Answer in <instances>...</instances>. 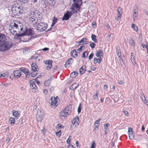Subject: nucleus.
<instances>
[{
	"instance_id": "f257e3e1",
	"label": "nucleus",
	"mask_w": 148,
	"mask_h": 148,
	"mask_svg": "<svg viewBox=\"0 0 148 148\" xmlns=\"http://www.w3.org/2000/svg\"><path fill=\"white\" fill-rule=\"evenodd\" d=\"M4 35L0 34V51H3L8 50L12 46L10 42L5 41Z\"/></svg>"
},
{
	"instance_id": "f03ea898",
	"label": "nucleus",
	"mask_w": 148,
	"mask_h": 148,
	"mask_svg": "<svg viewBox=\"0 0 148 148\" xmlns=\"http://www.w3.org/2000/svg\"><path fill=\"white\" fill-rule=\"evenodd\" d=\"M12 13L15 15L19 16L23 13L24 10L21 9L20 6L17 4H14L12 5Z\"/></svg>"
},
{
	"instance_id": "7ed1b4c3",
	"label": "nucleus",
	"mask_w": 148,
	"mask_h": 148,
	"mask_svg": "<svg viewBox=\"0 0 148 148\" xmlns=\"http://www.w3.org/2000/svg\"><path fill=\"white\" fill-rule=\"evenodd\" d=\"M11 31L10 32L14 34V32H18V34H20L21 31H23V25L22 24L19 23V25L14 23L13 24L11 25Z\"/></svg>"
},
{
	"instance_id": "20e7f679",
	"label": "nucleus",
	"mask_w": 148,
	"mask_h": 148,
	"mask_svg": "<svg viewBox=\"0 0 148 148\" xmlns=\"http://www.w3.org/2000/svg\"><path fill=\"white\" fill-rule=\"evenodd\" d=\"M71 105H69L66 107L64 109L62 110L60 113V116L65 117L69 116L71 113Z\"/></svg>"
},
{
	"instance_id": "39448f33",
	"label": "nucleus",
	"mask_w": 148,
	"mask_h": 148,
	"mask_svg": "<svg viewBox=\"0 0 148 148\" xmlns=\"http://www.w3.org/2000/svg\"><path fill=\"white\" fill-rule=\"evenodd\" d=\"M59 99L57 97H52L51 99V106L54 108L58 105Z\"/></svg>"
},
{
	"instance_id": "423d86ee",
	"label": "nucleus",
	"mask_w": 148,
	"mask_h": 148,
	"mask_svg": "<svg viewBox=\"0 0 148 148\" xmlns=\"http://www.w3.org/2000/svg\"><path fill=\"white\" fill-rule=\"evenodd\" d=\"M47 23L44 22H40L37 25V29L40 32H42L45 30L47 27Z\"/></svg>"
},
{
	"instance_id": "0eeeda50",
	"label": "nucleus",
	"mask_w": 148,
	"mask_h": 148,
	"mask_svg": "<svg viewBox=\"0 0 148 148\" xmlns=\"http://www.w3.org/2000/svg\"><path fill=\"white\" fill-rule=\"evenodd\" d=\"M44 114L43 111L40 110L38 109L37 111L36 117L37 120L41 122L42 120L43 119Z\"/></svg>"
},
{
	"instance_id": "6e6552de",
	"label": "nucleus",
	"mask_w": 148,
	"mask_h": 148,
	"mask_svg": "<svg viewBox=\"0 0 148 148\" xmlns=\"http://www.w3.org/2000/svg\"><path fill=\"white\" fill-rule=\"evenodd\" d=\"M16 34L17 35V37H18L21 36H24L25 35L31 36L33 34L32 30L30 28H29L28 29H27L25 32L21 33L20 34H18L17 33Z\"/></svg>"
},
{
	"instance_id": "1a4fd4ad",
	"label": "nucleus",
	"mask_w": 148,
	"mask_h": 148,
	"mask_svg": "<svg viewBox=\"0 0 148 148\" xmlns=\"http://www.w3.org/2000/svg\"><path fill=\"white\" fill-rule=\"evenodd\" d=\"M37 14L35 12L31 11V14L29 15V19L32 22L35 23L36 22L35 21L36 19V18Z\"/></svg>"
},
{
	"instance_id": "9d476101",
	"label": "nucleus",
	"mask_w": 148,
	"mask_h": 148,
	"mask_svg": "<svg viewBox=\"0 0 148 148\" xmlns=\"http://www.w3.org/2000/svg\"><path fill=\"white\" fill-rule=\"evenodd\" d=\"M138 7L137 6L135 5L134 7L133 16L134 21L137 20L138 18Z\"/></svg>"
},
{
	"instance_id": "9b49d317",
	"label": "nucleus",
	"mask_w": 148,
	"mask_h": 148,
	"mask_svg": "<svg viewBox=\"0 0 148 148\" xmlns=\"http://www.w3.org/2000/svg\"><path fill=\"white\" fill-rule=\"evenodd\" d=\"M72 14H73L71 12H69L68 11H67L64 15V16L62 19V20H68L69 18L71 17Z\"/></svg>"
},
{
	"instance_id": "f8f14e48",
	"label": "nucleus",
	"mask_w": 148,
	"mask_h": 148,
	"mask_svg": "<svg viewBox=\"0 0 148 148\" xmlns=\"http://www.w3.org/2000/svg\"><path fill=\"white\" fill-rule=\"evenodd\" d=\"M72 124L75 125V127H77L79 123V118L78 116H76L71 121Z\"/></svg>"
},
{
	"instance_id": "ddd939ff",
	"label": "nucleus",
	"mask_w": 148,
	"mask_h": 148,
	"mask_svg": "<svg viewBox=\"0 0 148 148\" xmlns=\"http://www.w3.org/2000/svg\"><path fill=\"white\" fill-rule=\"evenodd\" d=\"M30 84V87L32 88L33 92H36V89L37 87L33 80L30 81L29 82Z\"/></svg>"
},
{
	"instance_id": "4468645a",
	"label": "nucleus",
	"mask_w": 148,
	"mask_h": 148,
	"mask_svg": "<svg viewBox=\"0 0 148 148\" xmlns=\"http://www.w3.org/2000/svg\"><path fill=\"white\" fill-rule=\"evenodd\" d=\"M52 61L51 60H47L45 61V63L46 65H47L46 67V69L47 70H49L52 66Z\"/></svg>"
},
{
	"instance_id": "2eb2a0df",
	"label": "nucleus",
	"mask_w": 148,
	"mask_h": 148,
	"mask_svg": "<svg viewBox=\"0 0 148 148\" xmlns=\"http://www.w3.org/2000/svg\"><path fill=\"white\" fill-rule=\"evenodd\" d=\"M13 75L15 77L18 78L21 76V73L19 71L16 70L14 71Z\"/></svg>"
},
{
	"instance_id": "dca6fc26",
	"label": "nucleus",
	"mask_w": 148,
	"mask_h": 148,
	"mask_svg": "<svg viewBox=\"0 0 148 148\" xmlns=\"http://www.w3.org/2000/svg\"><path fill=\"white\" fill-rule=\"evenodd\" d=\"M32 70L33 72H37L38 70V68L37 66L34 63H32L31 65Z\"/></svg>"
},
{
	"instance_id": "f3484780",
	"label": "nucleus",
	"mask_w": 148,
	"mask_h": 148,
	"mask_svg": "<svg viewBox=\"0 0 148 148\" xmlns=\"http://www.w3.org/2000/svg\"><path fill=\"white\" fill-rule=\"evenodd\" d=\"M19 70L21 72L24 73L26 75L29 73V71L28 69L24 67L20 68Z\"/></svg>"
},
{
	"instance_id": "a211bd4d",
	"label": "nucleus",
	"mask_w": 148,
	"mask_h": 148,
	"mask_svg": "<svg viewBox=\"0 0 148 148\" xmlns=\"http://www.w3.org/2000/svg\"><path fill=\"white\" fill-rule=\"evenodd\" d=\"M73 62V59L72 58H71L69 59L66 62L65 64V67L66 68H69L70 66V65Z\"/></svg>"
},
{
	"instance_id": "6ab92c4d",
	"label": "nucleus",
	"mask_w": 148,
	"mask_h": 148,
	"mask_svg": "<svg viewBox=\"0 0 148 148\" xmlns=\"http://www.w3.org/2000/svg\"><path fill=\"white\" fill-rule=\"evenodd\" d=\"M86 70V67L83 65L79 69V73L80 74H83L85 73Z\"/></svg>"
},
{
	"instance_id": "aec40b11",
	"label": "nucleus",
	"mask_w": 148,
	"mask_h": 148,
	"mask_svg": "<svg viewBox=\"0 0 148 148\" xmlns=\"http://www.w3.org/2000/svg\"><path fill=\"white\" fill-rule=\"evenodd\" d=\"M88 39L86 38H83L80 41L78 42V43L79 44H87L88 43V42L87 41Z\"/></svg>"
},
{
	"instance_id": "412c9836",
	"label": "nucleus",
	"mask_w": 148,
	"mask_h": 148,
	"mask_svg": "<svg viewBox=\"0 0 148 148\" xmlns=\"http://www.w3.org/2000/svg\"><path fill=\"white\" fill-rule=\"evenodd\" d=\"M100 120V119H99L95 122L94 127H95L94 129L96 130L98 129V127L99 126V121Z\"/></svg>"
},
{
	"instance_id": "4be33fe9",
	"label": "nucleus",
	"mask_w": 148,
	"mask_h": 148,
	"mask_svg": "<svg viewBox=\"0 0 148 148\" xmlns=\"http://www.w3.org/2000/svg\"><path fill=\"white\" fill-rule=\"evenodd\" d=\"M71 56L74 58H76L78 56V54L75 50H74L71 53Z\"/></svg>"
},
{
	"instance_id": "5701e85b",
	"label": "nucleus",
	"mask_w": 148,
	"mask_h": 148,
	"mask_svg": "<svg viewBox=\"0 0 148 148\" xmlns=\"http://www.w3.org/2000/svg\"><path fill=\"white\" fill-rule=\"evenodd\" d=\"M97 53L96 54V56L97 57H101L102 56L103 53L101 49H99L97 51Z\"/></svg>"
},
{
	"instance_id": "b1692460",
	"label": "nucleus",
	"mask_w": 148,
	"mask_h": 148,
	"mask_svg": "<svg viewBox=\"0 0 148 148\" xmlns=\"http://www.w3.org/2000/svg\"><path fill=\"white\" fill-rule=\"evenodd\" d=\"M15 122V120L14 118L12 117H11L9 120V123L11 124L12 126H13L14 125V123Z\"/></svg>"
},
{
	"instance_id": "393cba45",
	"label": "nucleus",
	"mask_w": 148,
	"mask_h": 148,
	"mask_svg": "<svg viewBox=\"0 0 148 148\" xmlns=\"http://www.w3.org/2000/svg\"><path fill=\"white\" fill-rule=\"evenodd\" d=\"M101 60V58L100 57L98 58H95L94 59V64H96L97 63L99 64Z\"/></svg>"
},
{
	"instance_id": "a878e982",
	"label": "nucleus",
	"mask_w": 148,
	"mask_h": 148,
	"mask_svg": "<svg viewBox=\"0 0 148 148\" xmlns=\"http://www.w3.org/2000/svg\"><path fill=\"white\" fill-rule=\"evenodd\" d=\"M8 74L7 72L3 73V74H0V77L6 78L8 77Z\"/></svg>"
},
{
	"instance_id": "bb28decb",
	"label": "nucleus",
	"mask_w": 148,
	"mask_h": 148,
	"mask_svg": "<svg viewBox=\"0 0 148 148\" xmlns=\"http://www.w3.org/2000/svg\"><path fill=\"white\" fill-rule=\"evenodd\" d=\"M12 114L15 117L16 119H18L19 115L18 112L17 111L15 110L13 111Z\"/></svg>"
},
{
	"instance_id": "cd10ccee",
	"label": "nucleus",
	"mask_w": 148,
	"mask_h": 148,
	"mask_svg": "<svg viewBox=\"0 0 148 148\" xmlns=\"http://www.w3.org/2000/svg\"><path fill=\"white\" fill-rule=\"evenodd\" d=\"M78 84H77L76 83H74L71 86L70 89L72 90L75 89L78 87Z\"/></svg>"
},
{
	"instance_id": "c85d7f7f",
	"label": "nucleus",
	"mask_w": 148,
	"mask_h": 148,
	"mask_svg": "<svg viewBox=\"0 0 148 148\" xmlns=\"http://www.w3.org/2000/svg\"><path fill=\"white\" fill-rule=\"evenodd\" d=\"M78 74V73L77 72L73 71L71 74L70 76L72 78H74L77 76Z\"/></svg>"
},
{
	"instance_id": "c756f323",
	"label": "nucleus",
	"mask_w": 148,
	"mask_h": 148,
	"mask_svg": "<svg viewBox=\"0 0 148 148\" xmlns=\"http://www.w3.org/2000/svg\"><path fill=\"white\" fill-rule=\"evenodd\" d=\"M92 40L95 42L96 43L97 42V40L96 39V36L94 34H92L91 36Z\"/></svg>"
},
{
	"instance_id": "7c9ffc66",
	"label": "nucleus",
	"mask_w": 148,
	"mask_h": 148,
	"mask_svg": "<svg viewBox=\"0 0 148 148\" xmlns=\"http://www.w3.org/2000/svg\"><path fill=\"white\" fill-rule=\"evenodd\" d=\"M51 82V80L49 79L45 81L44 83L45 86H48L50 84Z\"/></svg>"
},
{
	"instance_id": "2f4dec72",
	"label": "nucleus",
	"mask_w": 148,
	"mask_h": 148,
	"mask_svg": "<svg viewBox=\"0 0 148 148\" xmlns=\"http://www.w3.org/2000/svg\"><path fill=\"white\" fill-rule=\"evenodd\" d=\"M129 43L132 46H134L135 45V43L134 40L132 38H131L129 39Z\"/></svg>"
},
{
	"instance_id": "473e14b6",
	"label": "nucleus",
	"mask_w": 148,
	"mask_h": 148,
	"mask_svg": "<svg viewBox=\"0 0 148 148\" xmlns=\"http://www.w3.org/2000/svg\"><path fill=\"white\" fill-rule=\"evenodd\" d=\"M129 135V137L130 139H134V135L133 133H128Z\"/></svg>"
},
{
	"instance_id": "72a5a7b5",
	"label": "nucleus",
	"mask_w": 148,
	"mask_h": 148,
	"mask_svg": "<svg viewBox=\"0 0 148 148\" xmlns=\"http://www.w3.org/2000/svg\"><path fill=\"white\" fill-rule=\"evenodd\" d=\"M58 20L57 18L55 16L53 18V22L52 24L51 25V26H53L56 24Z\"/></svg>"
},
{
	"instance_id": "f704fd0d",
	"label": "nucleus",
	"mask_w": 148,
	"mask_h": 148,
	"mask_svg": "<svg viewBox=\"0 0 148 148\" xmlns=\"http://www.w3.org/2000/svg\"><path fill=\"white\" fill-rule=\"evenodd\" d=\"M72 6L73 7L77 9V10H79L80 8V5L77 4L76 3H74V4Z\"/></svg>"
},
{
	"instance_id": "c9c22d12",
	"label": "nucleus",
	"mask_w": 148,
	"mask_h": 148,
	"mask_svg": "<svg viewBox=\"0 0 148 148\" xmlns=\"http://www.w3.org/2000/svg\"><path fill=\"white\" fill-rule=\"evenodd\" d=\"M39 56V54H35L34 55V56H32L31 58H30V59H35L36 60V59H37V58H38V56Z\"/></svg>"
},
{
	"instance_id": "e433bc0d",
	"label": "nucleus",
	"mask_w": 148,
	"mask_h": 148,
	"mask_svg": "<svg viewBox=\"0 0 148 148\" xmlns=\"http://www.w3.org/2000/svg\"><path fill=\"white\" fill-rule=\"evenodd\" d=\"M75 2V3H76L77 4L81 5L82 4V0H77L75 1H73Z\"/></svg>"
},
{
	"instance_id": "4c0bfd02",
	"label": "nucleus",
	"mask_w": 148,
	"mask_h": 148,
	"mask_svg": "<svg viewBox=\"0 0 148 148\" xmlns=\"http://www.w3.org/2000/svg\"><path fill=\"white\" fill-rule=\"evenodd\" d=\"M70 9H71V10L73 11V13H75L77 12V11L78 10H77V9L73 7L72 6H71V7Z\"/></svg>"
},
{
	"instance_id": "58836bf2",
	"label": "nucleus",
	"mask_w": 148,
	"mask_h": 148,
	"mask_svg": "<svg viewBox=\"0 0 148 148\" xmlns=\"http://www.w3.org/2000/svg\"><path fill=\"white\" fill-rule=\"evenodd\" d=\"M132 27L133 29L135 31L137 32L138 30V27L136 26L133 23L132 25Z\"/></svg>"
},
{
	"instance_id": "ea45409f",
	"label": "nucleus",
	"mask_w": 148,
	"mask_h": 148,
	"mask_svg": "<svg viewBox=\"0 0 148 148\" xmlns=\"http://www.w3.org/2000/svg\"><path fill=\"white\" fill-rule=\"evenodd\" d=\"M88 55V51H85L83 53L82 55V58H85L87 57Z\"/></svg>"
},
{
	"instance_id": "a19ab883",
	"label": "nucleus",
	"mask_w": 148,
	"mask_h": 148,
	"mask_svg": "<svg viewBox=\"0 0 148 148\" xmlns=\"http://www.w3.org/2000/svg\"><path fill=\"white\" fill-rule=\"evenodd\" d=\"M117 12L119 15H121V14L122 13V8L120 7L118 8L117 9Z\"/></svg>"
},
{
	"instance_id": "79ce46f5",
	"label": "nucleus",
	"mask_w": 148,
	"mask_h": 148,
	"mask_svg": "<svg viewBox=\"0 0 148 148\" xmlns=\"http://www.w3.org/2000/svg\"><path fill=\"white\" fill-rule=\"evenodd\" d=\"M142 46L143 47L144 49H146L147 50V52L148 53V45H146L145 44H143L142 45Z\"/></svg>"
},
{
	"instance_id": "37998d69",
	"label": "nucleus",
	"mask_w": 148,
	"mask_h": 148,
	"mask_svg": "<svg viewBox=\"0 0 148 148\" xmlns=\"http://www.w3.org/2000/svg\"><path fill=\"white\" fill-rule=\"evenodd\" d=\"M81 103H80L79 104V107H78V109H77V112L78 113H79L81 111Z\"/></svg>"
},
{
	"instance_id": "c03bdc74",
	"label": "nucleus",
	"mask_w": 148,
	"mask_h": 148,
	"mask_svg": "<svg viewBox=\"0 0 148 148\" xmlns=\"http://www.w3.org/2000/svg\"><path fill=\"white\" fill-rule=\"evenodd\" d=\"M96 145V144H95L94 141H93L90 148H95Z\"/></svg>"
},
{
	"instance_id": "a18cd8bd",
	"label": "nucleus",
	"mask_w": 148,
	"mask_h": 148,
	"mask_svg": "<svg viewBox=\"0 0 148 148\" xmlns=\"http://www.w3.org/2000/svg\"><path fill=\"white\" fill-rule=\"evenodd\" d=\"M90 46L92 48H94L95 47V44L93 42H92V43L90 42Z\"/></svg>"
},
{
	"instance_id": "49530a36",
	"label": "nucleus",
	"mask_w": 148,
	"mask_h": 148,
	"mask_svg": "<svg viewBox=\"0 0 148 148\" xmlns=\"http://www.w3.org/2000/svg\"><path fill=\"white\" fill-rule=\"evenodd\" d=\"M37 73L35 72H33L31 74V76L32 77H34L37 75Z\"/></svg>"
},
{
	"instance_id": "de8ad7c7",
	"label": "nucleus",
	"mask_w": 148,
	"mask_h": 148,
	"mask_svg": "<svg viewBox=\"0 0 148 148\" xmlns=\"http://www.w3.org/2000/svg\"><path fill=\"white\" fill-rule=\"evenodd\" d=\"M85 48V46L84 45H82L80 47V48L77 49V51H82V50H83V49H84Z\"/></svg>"
},
{
	"instance_id": "09e8293b",
	"label": "nucleus",
	"mask_w": 148,
	"mask_h": 148,
	"mask_svg": "<svg viewBox=\"0 0 148 148\" xmlns=\"http://www.w3.org/2000/svg\"><path fill=\"white\" fill-rule=\"evenodd\" d=\"M128 133H133V131L132 129V128H131V127L128 128Z\"/></svg>"
},
{
	"instance_id": "8fccbe9b",
	"label": "nucleus",
	"mask_w": 148,
	"mask_h": 148,
	"mask_svg": "<svg viewBox=\"0 0 148 148\" xmlns=\"http://www.w3.org/2000/svg\"><path fill=\"white\" fill-rule=\"evenodd\" d=\"M96 23L95 21H93L92 23V25L93 28H95L96 27Z\"/></svg>"
},
{
	"instance_id": "3c124183",
	"label": "nucleus",
	"mask_w": 148,
	"mask_h": 148,
	"mask_svg": "<svg viewBox=\"0 0 148 148\" xmlns=\"http://www.w3.org/2000/svg\"><path fill=\"white\" fill-rule=\"evenodd\" d=\"M108 123H106L104 125V129L106 130L105 131V132H106V130H107V129L108 127Z\"/></svg>"
},
{
	"instance_id": "603ef678",
	"label": "nucleus",
	"mask_w": 148,
	"mask_h": 148,
	"mask_svg": "<svg viewBox=\"0 0 148 148\" xmlns=\"http://www.w3.org/2000/svg\"><path fill=\"white\" fill-rule=\"evenodd\" d=\"M57 127L58 128H63L64 127L63 126L60 124H58L57 126Z\"/></svg>"
},
{
	"instance_id": "864d4df0",
	"label": "nucleus",
	"mask_w": 148,
	"mask_h": 148,
	"mask_svg": "<svg viewBox=\"0 0 148 148\" xmlns=\"http://www.w3.org/2000/svg\"><path fill=\"white\" fill-rule=\"evenodd\" d=\"M117 55L119 57H120L121 56V53L119 50H116Z\"/></svg>"
},
{
	"instance_id": "5fc2aeb1",
	"label": "nucleus",
	"mask_w": 148,
	"mask_h": 148,
	"mask_svg": "<svg viewBox=\"0 0 148 148\" xmlns=\"http://www.w3.org/2000/svg\"><path fill=\"white\" fill-rule=\"evenodd\" d=\"M97 92L96 93V94L93 95V98L94 99H97V98L98 97V96H97Z\"/></svg>"
},
{
	"instance_id": "6e6d98bb",
	"label": "nucleus",
	"mask_w": 148,
	"mask_h": 148,
	"mask_svg": "<svg viewBox=\"0 0 148 148\" xmlns=\"http://www.w3.org/2000/svg\"><path fill=\"white\" fill-rule=\"evenodd\" d=\"M123 113H124V114H125V116H128V112L127 111H126L125 110H123Z\"/></svg>"
},
{
	"instance_id": "4d7b16f0",
	"label": "nucleus",
	"mask_w": 148,
	"mask_h": 148,
	"mask_svg": "<svg viewBox=\"0 0 148 148\" xmlns=\"http://www.w3.org/2000/svg\"><path fill=\"white\" fill-rule=\"evenodd\" d=\"M61 133V131H60L59 132H56V134L57 136H58L59 137H60V136Z\"/></svg>"
},
{
	"instance_id": "13d9d810",
	"label": "nucleus",
	"mask_w": 148,
	"mask_h": 148,
	"mask_svg": "<svg viewBox=\"0 0 148 148\" xmlns=\"http://www.w3.org/2000/svg\"><path fill=\"white\" fill-rule=\"evenodd\" d=\"M70 136H69V138H68L67 139V140H66V143L69 144H70V142L71 141V139L69 138V137H70Z\"/></svg>"
},
{
	"instance_id": "bf43d9fd",
	"label": "nucleus",
	"mask_w": 148,
	"mask_h": 148,
	"mask_svg": "<svg viewBox=\"0 0 148 148\" xmlns=\"http://www.w3.org/2000/svg\"><path fill=\"white\" fill-rule=\"evenodd\" d=\"M94 55V54L92 53H91L90 55H89L88 57V59L89 60H90L92 58V57Z\"/></svg>"
},
{
	"instance_id": "052dcab7",
	"label": "nucleus",
	"mask_w": 148,
	"mask_h": 148,
	"mask_svg": "<svg viewBox=\"0 0 148 148\" xmlns=\"http://www.w3.org/2000/svg\"><path fill=\"white\" fill-rule=\"evenodd\" d=\"M135 59H131L132 62L134 66L135 65V64H136V63L135 62Z\"/></svg>"
},
{
	"instance_id": "680f3d73",
	"label": "nucleus",
	"mask_w": 148,
	"mask_h": 148,
	"mask_svg": "<svg viewBox=\"0 0 148 148\" xmlns=\"http://www.w3.org/2000/svg\"><path fill=\"white\" fill-rule=\"evenodd\" d=\"M41 59V57L40 56V55H39V56H38V58H37V59H36V61H39L40 60V59Z\"/></svg>"
},
{
	"instance_id": "e2e57ef3",
	"label": "nucleus",
	"mask_w": 148,
	"mask_h": 148,
	"mask_svg": "<svg viewBox=\"0 0 148 148\" xmlns=\"http://www.w3.org/2000/svg\"><path fill=\"white\" fill-rule=\"evenodd\" d=\"M143 96V97H142V101H143L144 102L145 101V102L146 101H147L146 100V97H145V96H144V95H142Z\"/></svg>"
},
{
	"instance_id": "0e129e2a",
	"label": "nucleus",
	"mask_w": 148,
	"mask_h": 148,
	"mask_svg": "<svg viewBox=\"0 0 148 148\" xmlns=\"http://www.w3.org/2000/svg\"><path fill=\"white\" fill-rule=\"evenodd\" d=\"M43 92L46 95L48 92L47 90L46 89L44 90H43Z\"/></svg>"
},
{
	"instance_id": "69168bd1",
	"label": "nucleus",
	"mask_w": 148,
	"mask_h": 148,
	"mask_svg": "<svg viewBox=\"0 0 148 148\" xmlns=\"http://www.w3.org/2000/svg\"><path fill=\"white\" fill-rule=\"evenodd\" d=\"M124 81L122 80L119 81L118 83L119 85H122L124 83Z\"/></svg>"
},
{
	"instance_id": "338daca9",
	"label": "nucleus",
	"mask_w": 148,
	"mask_h": 148,
	"mask_svg": "<svg viewBox=\"0 0 148 148\" xmlns=\"http://www.w3.org/2000/svg\"><path fill=\"white\" fill-rule=\"evenodd\" d=\"M121 15H119L118 16L117 18H116V19L117 20V21H119V19H120L121 18Z\"/></svg>"
},
{
	"instance_id": "774afa93",
	"label": "nucleus",
	"mask_w": 148,
	"mask_h": 148,
	"mask_svg": "<svg viewBox=\"0 0 148 148\" xmlns=\"http://www.w3.org/2000/svg\"><path fill=\"white\" fill-rule=\"evenodd\" d=\"M68 148H75L72 145H69L67 147Z\"/></svg>"
}]
</instances>
